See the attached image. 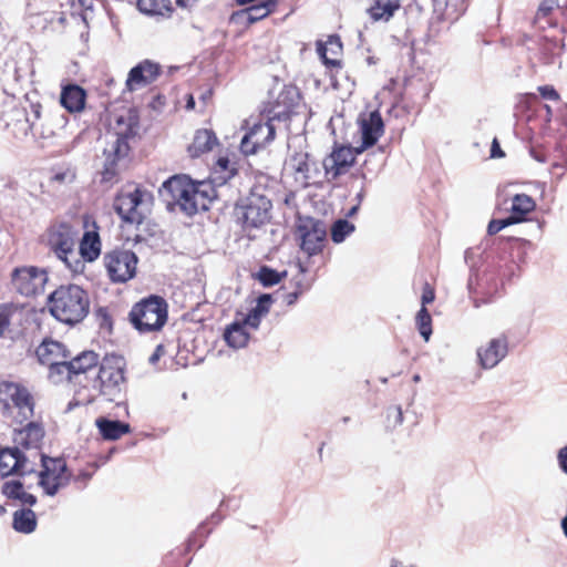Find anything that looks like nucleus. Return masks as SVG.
Listing matches in <instances>:
<instances>
[{"mask_svg": "<svg viewBox=\"0 0 567 567\" xmlns=\"http://www.w3.org/2000/svg\"><path fill=\"white\" fill-rule=\"evenodd\" d=\"M194 107H195V100H194L193 95L189 94L187 97V101H186V109L193 110Z\"/></svg>", "mask_w": 567, "mask_h": 567, "instance_id": "13d9d810", "label": "nucleus"}, {"mask_svg": "<svg viewBox=\"0 0 567 567\" xmlns=\"http://www.w3.org/2000/svg\"><path fill=\"white\" fill-rule=\"evenodd\" d=\"M138 257L131 249L115 247L104 252L103 266L112 284H126L136 276Z\"/></svg>", "mask_w": 567, "mask_h": 567, "instance_id": "1a4fd4ad", "label": "nucleus"}, {"mask_svg": "<svg viewBox=\"0 0 567 567\" xmlns=\"http://www.w3.org/2000/svg\"><path fill=\"white\" fill-rule=\"evenodd\" d=\"M326 236L327 233L321 227L312 226L310 229L303 228L301 235V249L309 256L321 252L324 247Z\"/></svg>", "mask_w": 567, "mask_h": 567, "instance_id": "bb28decb", "label": "nucleus"}, {"mask_svg": "<svg viewBox=\"0 0 567 567\" xmlns=\"http://www.w3.org/2000/svg\"><path fill=\"white\" fill-rule=\"evenodd\" d=\"M224 338L228 346L243 348L248 343L249 334L243 323L234 322L225 330Z\"/></svg>", "mask_w": 567, "mask_h": 567, "instance_id": "4c0bfd02", "label": "nucleus"}, {"mask_svg": "<svg viewBox=\"0 0 567 567\" xmlns=\"http://www.w3.org/2000/svg\"><path fill=\"white\" fill-rule=\"evenodd\" d=\"M317 52L324 64L333 87L338 86L337 76L343 69V44L339 35L332 34L323 41L317 42Z\"/></svg>", "mask_w": 567, "mask_h": 567, "instance_id": "2eb2a0df", "label": "nucleus"}, {"mask_svg": "<svg viewBox=\"0 0 567 567\" xmlns=\"http://www.w3.org/2000/svg\"><path fill=\"white\" fill-rule=\"evenodd\" d=\"M65 178V173H58L53 176V181H56V182H63Z\"/></svg>", "mask_w": 567, "mask_h": 567, "instance_id": "052dcab7", "label": "nucleus"}, {"mask_svg": "<svg viewBox=\"0 0 567 567\" xmlns=\"http://www.w3.org/2000/svg\"><path fill=\"white\" fill-rule=\"evenodd\" d=\"M1 493L10 499L19 501L22 504L34 505L37 498L34 495L24 491V486L20 481H7L3 483Z\"/></svg>", "mask_w": 567, "mask_h": 567, "instance_id": "473e14b6", "label": "nucleus"}, {"mask_svg": "<svg viewBox=\"0 0 567 567\" xmlns=\"http://www.w3.org/2000/svg\"><path fill=\"white\" fill-rule=\"evenodd\" d=\"M300 296L301 295L299 292L291 289L289 291L284 292L282 300L287 306H292L297 302Z\"/></svg>", "mask_w": 567, "mask_h": 567, "instance_id": "5fc2aeb1", "label": "nucleus"}, {"mask_svg": "<svg viewBox=\"0 0 567 567\" xmlns=\"http://www.w3.org/2000/svg\"><path fill=\"white\" fill-rule=\"evenodd\" d=\"M536 202L527 194H516L512 198L511 215L508 216L514 224L527 220V215L534 212Z\"/></svg>", "mask_w": 567, "mask_h": 567, "instance_id": "cd10ccee", "label": "nucleus"}, {"mask_svg": "<svg viewBox=\"0 0 567 567\" xmlns=\"http://www.w3.org/2000/svg\"><path fill=\"white\" fill-rule=\"evenodd\" d=\"M35 400L31 391L19 382H0V410L12 424H23L34 415Z\"/></svg>", "mask_w": 567, "mask_h": 567, "instance_id": "423d86ee", "label": "nucleus"}, {"mask_svg": "<svg viewBox=\"0 0 567 567\" xmlns=\"http://www.w3.org/2000/svg\"><path fill=\"white\" fill-rule=\"evenodd\" d=\"M41 471L39 473V486L49 496H54L65 487L72 477L63 457H50L42 455Z\"/></svg>", "mask_w": 567, "mask_h": 567, "instance_id": "9b49d317", "label": "nucleus"}, {"mask_svg": "<svg viewBox=\"0 0 567 567\" xmlns=\"http://www.w3.org/2000/svg\"><path fill=\"white\" fill-rule=\"evenodd\" d=\"M508 351V340L505 336L492 339L486 347L477 350L480 364L484 369H491L505 358Z\"/></svg>", "mask_w": 567, "mask_h": 567, "instance_id": "393cba45", "label": "nucleus"}, {"mask_svg": "<svg viewBox=\"0 0 567 567\" xmlns=\"http://www.w3.org/2000/svg\"><path fill=\"white\" fill-rule=\"evenodd\" d=\"M138 10L152 17L169 18L174 12L171 0H137Z\"/></svg>", "mask_w": 567, "mask_h": 567, "instance_id": "2f4dec72", "label": "nucleus"}, {"mask_svg": "<svg viewBox=\"0 0 567 567\" xmlns=\"http://www.w3.org/2000/svg\"><path fill=\"white\" fill-rule=\"evenodd\" d=\"M125 380L122 358L105 357L99 365V372L93 381L92 389L86 386L79 389L74 395V404L87 405L94 402L99 395L113 402L121 396Z\"/></svg>", "mask_w": 567, "mask_h": 567, "instance_id": "f03ea898", "label": "nucleus"}, {"mask_svg": "<svg viewBox=\"0 0 567 567\" xmlns=\"http://www.w3.org/2000/svg\"><path fill=\"white\" fill-rule=\"evenodd\" d=\"M86 91L75 83H66L61 86L60 104L71 114L82 113L86 107Z\"/></svg>", "mask_w": 567, "mask_h": 567, "instance_id": "b1692460", "label": "nucleus"}, {"mask_svg": "<svg viewBox=\"0 0 567 567\" xmlns=\"http://www.w3.org/2000/svg\"><path fill=\"white\" fill-rule=\"evenodd\" d=\"M13 528L23 534H30L34 532L37 527L35 513L30 508H21L13 513Z\"/></svg>", "mask_w": 567, "mask_h": 567, "instance_id": "c9c22d12", "label": "nucleus"}, {"mask_svg": "<svg viewBox=\"0 0 567 567\" xmlns=\"http://www.w3.org/2000/svg\"><path fill=\"white\" fill-rule=\"evenodd\" d=\"M544 56L542 58L543 63L548 64L551 62L550 55L557 54L559 51V43L556 40H546L543 44Z\"/></svg>", "mask_w": 567, "mask_h": 567, "instance_id": "c03bdc74", "label": "nucleus"}, {"mask_svg": "<svg viewBox=\"0 0 567 567\" xmlns=\"http://www.w3.org/2000/svg\"><path fill=\"white\" fill-rule=\"evenodd\" d=\"M289 94L290 90H282L277 97L276 104L278 106L282 104V111L276 112L274 109L269 110L266 120L258 118L252 122L249 131L244 135L240 142V150L244 154L254 155L275 140L276 128L271 121L288 117L295 106V103L289 99Z\"/></svg>", "mask_w": 567, "mask_h": 567, "instance_id": "20e7f679", "label": "nucleus"}, {"mask_svg": "<svg viewBox=\"0 0 567 567\" xmlns=\"http://www.w3.org/2000/svg\"><path fill=\"white\" fill-rule=\"evenodd\" d=\"M166 354V349L163 344H158L154 352L150 355L148 358V362L156 367L161 360V358H163L164 355Z\"/></svg>", "mask_w": 567, "mask_h": 567, "instance_id": "603ef678", "label": "nucleus"}, {"mask_svg": "<svg viewBox=\"0 0 567 567\" xmlns=\"http://www.w3.org/2000/svg\"><path fill=\"white\" fill-rule=\"evenodd\" d=\"M546 110H547V113L550 114V109L548 105H545Z\"/></svg>", "mask_w": 567, "mask_h": 567, "instance_id": "0e129e2a", "label": "nucleus"}, {"mask_svg": "<svg viewBox=\"0 0 567 567\" xmlns=\"http://www.w3.org/2000/svg\"><path fill=\"white\" fill-rule=\"evenodd\" d=\"M306 277L307 276L305 268L301 265H299V272L291 279L290 288L292 290H296L300 295L307 292L310 289L311 284L307 280Z\"/></svg>", "mask_w": 567, "mask_h": 567, "instance_id": "79ce46f5", "label": "nucleus"}, {"mask_svg": "<svg viewBox=\"0 0 567 567\" xmlns=\"http://www.w3.org/2000/svg\"><path fill=\"white\" fill-rule=\"evenodd\" d=\"M100 363L99 354L94 351H83L76 357L71 355L61 375V383L74 381L81 374L97 368Z\"/></svg>", "mask_w": 567, "mask_h": 567, "instance_id": "412c9836", "label": "nucleus"}, {"mask_svg": "<svg viewBox=\"0 0 567 567\" xmlns=\"http://www.w3.org/2000/svg\"><path fill=\"white\" fill-rule=\"evenodd\" d=\"M359 127L362 143L358 148V152H362L374 146L384 133V123L380 112L373 111L368 115L360 117Z\"/></svg>", "mask_w": 567, "mask_h": 567, "instance_id": "4be33fe9", "label": "nucleus"}, {"mask_svg": "<svg viewBox=\"0 0 567 567\" xmlns=\"http://www.w3.org/2000/svg\"><path fill=\"white\" fill-rule=\"evenodd\" d=\"M79 1L83 8H91V6H92V0H79Z\"/></svg>", "mask_w": 567, "mask_h": 567, "instance_id": "680f3d73", "label": "nucleus"}, {"mask_svg": "<svg viewBox=\"0 0 567 567\" xmlns=\"http://www.w3.org/2000/svg\"><path fill=\"white\" fill-rule=\"evenodd\" d=\"M48 280L47 269L31 265L16 267L10 275L12 289L24 297H35L42 293Z\"/></svg>", "mask_w": 567, "mask_h": 567, "instance_id": "f8f14e48", "label": "nucleus"}, {"mask_svg": "<svg viewBox=\"0 0 567 567\" xmlns=\"http://www.w3.org/2000/svg\"><path fill=\"white\" fill-rule=\"evenodd\" d=\"M47 307L58 321L74 326L89 315L90 297L87 291L78 285H61L49 295Z\"/></svg>", "mask_w": 567, "mask_h": 567, "instance_id": "7ed1b4c3", "label": "nucleus"}, {"mask_svg": "<svg viewBox=\"0 0 567 567\" xmlns=\"http://www.w3.org/2000/svg\"><path fill=\"white\" fill-rule=\"evenodd\" d=\"M38 361L48 367V378L55 384L61 383V375L71 351L66 346L52 338H44L35 349Z\"/></svg>", "mask_w": 567, "mask_h": 567, "instance_id": "9d476101", "label": "nucleus"}, {"mask_svg": "<svg viewBox=\"0 0 567 567\" xmlns=\"http://www.w3.org/2000/svg\"><path fill=\"white\" fill-rule=\"evenodd\" d=\"M285 169L290 174L297 188L305 189L321 183V172L316 162L310 161V155L305 151L293 152L285 163Z\"/></svg>", "mask_w": 567, "mask_h": 567, "instance_id": "ddd939ff", "label": "nucleus"}, {"mask_svg": "<svg viewBox=\"0 0 567 567\" xmlns=\"http://www.w3.org/2000/svg\"><path fill=\"white\" fill-rule=\"evenodd\" d=\"M358 209H359V205L353 206L350 209V212L347 214V216H349V217L353 216L357 213Z\"/></svg>", "mask_w": 567, "mask_h": 567, "instance_id": "e2e57ef3", "label": "nucleus"}, {"mask_svg": "<svg viewBox=\"0 0 567 567\" xmlns=\"http://www.w3.org/2000/svg\"><path fill=\"white\" fill-rule=\"evenodd\" d=\"M279 6V0H264L258 3L235 11L231 13L229 21L238 23L245 28H249L254 23L261 21L274 13Z\"/></svg>", "mask_w": 567, "mask_h": 567, "instance_id": "6ab92c4d", "label": "nucleus"}, {"mask_svg": "<svg viewBox=\"0 0 567 567\" xmlns=\"http://www.w3.org/2000/svg\"><path fill=\"white\" fill-rule=\"evenodd\" d=\"M538 91H539V94L542 95V97H544L546 100H551V101L559 100L558 92L551 85L539 86Z\"/></svg>", "mask_w": 567, "mask_h": 567, "instance_id": "09e8293b", "label": "nucleus"}, {"mask_svg": "<svg viewBox=\"0 0 567 567\" xmlns=\"http://www.w3.org/2000/svg\"><path fill=\"white\" fill-rule=\"evenodd\" d=\"M95 472V467L91 466L90 470L81 471L79 474L74 476V482L80 483L82 486H85L86 483L92 478L93 474Z\"/></svg>", "mask_w": 567, "mask_h": 567, "instance_id": "3c124183", "label": "nucleus"}, {"mask_svg": "<svg viewBox=\"0 0 567 567\" xmlns=\"http://www.w3.org/2000/svg\"><path fill=\"white\" fill-rule=\"evenodd\" d=\"M354 151L351 146L337 145L332 152L323 159L324 175L329 182L338 179L341 175L347 174L355 163Z\"/></svg>", "mask_w": 567, "mask_h": 567, "instance_id": "dca6fc26", "label": "nucleus"}, {"mask_svg": "<svg viewBox=\"0 0 567 567\" xmlns=\"http://www.w3.org/2000/svg\"><path fill=\"white\" fill-rule=\"evenodd\" d=\"M271 302H272V299H271L270 295H267V293L261 295L258 298L257 305L252 308V310L256 313H258L260 317H262L269 312Z\"/></svg>", "mask_w": 567, "mask_h": 567, "instance_id": "37998d69", "label": "nucleus"}, {"mask_svg": "<svg viewBox=\"0 0 567 567\" xmlns=\"http://www.w3.org/2000/svg\"><path fill=\"white\" fill-rule=\"evenodd\" d=\"M95 423L102 437L109 441L118 440L123 435L131 433L130 424L122 421L100 417Z\"/></svg>", "mask_w": 567, "mask_h": 567, "instance_id": "c756f323", "label": "nucleus"}, {"mask_svg": "<svg viewBox=\"0 0 567 567\" xmlns=\"http://www.w3.org/2000/svg\"><path fill=\"white\" fill-rule=\"evenodd\" d=\"M556 11H559V4L557 0H544L539 4L535 16V24L540 29H545L546 27H556L557 21L554 18V13Z\"/></svg>", "mask_w": 567, "mask_h": 567, "instance_id": "72a5a7b5", "label": "nucleus"}, {"mask_svg": "<svg viewBox=\"0 0 567 567\" xmlns=\"http://www.w3.org/2000/svg\"><path fill=\"white\" fill-rule=\"evenodd\" d=\"M362 196H363L362 192L358 194V197L360 200L362 199Z\"/></svg>", "mask_w": 567, "mask_h": 567, "instance_id": "69168bd1", "label": "nucleus"}, {"mask_svg": "<svg viewBox=\"0 0 567 567\" xmlns=\"http://www.w3.org/2000/svg\"><path fill=\"white\" fill-rule=\"evenodd\" d=\"M117 176L116 165L115 163H111L106 165L102 172V182L112 183Z\"/></svg>", "mask_w": 567, "mask_h": 567, "instance_id": "8fccbe9b", "label": "nucleus"}, {"mask_svg": "<svg viewBox=\"0 0 567 567\" xmlns=\"http://www.w3.org/2000/svg\"><path fill=\"white\" fill-rule=\"evenodd\" d=\"M287 275V271L279 272L268 266H261L257 272V279L265 287L279 284Z\"/></svg>", "mask_w": 567, "mask_h": 567, "instance_id": "58836bf2", "label": "nucleus"}, {"mask_svg": "<svg viewBox=\"0 0 567 567\" xmlns=\"http://www.w3.org/2000/svg\"><path fill=\"white\" fill-rule=\"evenodd\" d=\"M213 174L216 182L224 184L237 174L236 163L228 155H220L213 166Z\"/></svg>", "mask_w": 567, "mask_h": 567, "instance_id": "e433bc0d", "label": "nucleus"}, {"mask_svg": "<svg viewBox=\"0 0 567 567\" xmlns=\"http://www.w3.org/2000/svg\"><path fill=\"white\" fill-rule=\"evenodd\" d=\"M389 426L401 424L403 421V413L400 406H393L388 410Z\"/></svg>", "mask_w": 567, "mask_h": 567, "instance_id": "de8ad7c7", "label": "nucleus"}, {"mask_svg": "<svg viewBox=\"0 0 567 567\" xmlns=\"http://www.w3.org/2000/svg\"><path fill=\"white\" fill-rule=\"evenodd\" d=\"M354 231V225L346 219H338L331 227V239L336 244L342 243L347 236Z\"/></svg>", "mask_w": 567, "mask_h": 567, "instance_id": "a19ab883", "label": "nucleus"}, {"mask_svg": "<svg viewBox=\"0 0 567 567\" xmlns=\"http://www.w3.org/2000/svg\"><path fill=\"white\" fill-rule=\"evenodd\" d=\"M140 128V116L136 110L127 109L125 112L116 116L113 130L116 140L115 153L120 154L122 147L127 148V141L135 137Z\"/></svg>", "mask_w": 567, "mask_h": 567, "instance_id": "aec40b11", "label": "nucleus"}, {"mask_svg": "<svg viewBox=\"0 0 567 567\" xmlns=\"http://www.w3.org/2000/svg\"><path fill=\"white\" fill-rule=\"evenodd\" d=\"M217 144L218 140L213 131L207 128L197 130L187 151L190 157L196 158L210 152Z\"/></svg>", "mask_w": 567, "mask_h": 567, "instance_id": "a878e982", "label": "nucleus"}, {"mask_svg": "<svg viewBox=\"0 0 567 567\" xmlns=\"http://www.w3.org/2000/svg\"><path fill=\"white\" fill-rule=\"evenodd\" d=\"M153 203L152 192L141 184L128 183L115 195L113 208L123 221L141 225Z\"/></svg>", "mask_w": 567, "mask_h": 567, "instance_id": "0eeeda50", "label": "nucleus"}, {"mask_svg": "<svg viewBox=\"0 0 567 567\" xmlns=\"http://www.w3.org/2000/svg\"><path fill=\"white\" fill-rule=\"evenodd\" d=\"M168 305L166 300L157 295H151L136 302L128 319L132 326L140 332H156L167 322Z\"/></svg>", "mask_w": 567, "mask_h": 567, "instance_id": "6e6552de", "label": "nucleus"}, {"mask_svg": "<svg viewBox=\"0 0 567 567\" xmlns=\"http://www.w3.org/2000/svg\"><path fill=\"white\" fill-rule=\"evenodd\" d=\"M83 227L85 230L79 241L80 260L83 264H91L97 260L102 252V240L99 233L100 227L96 221L92 220L89 216H84Z\"/></svg>", "mask_w": 567, "mask_h": 567, "instance_id": "a211bd4d", "label": "nucleus"}, {"mask_svg": "<svg viewBox=\"0 0 567 567\" xmlns=\"http://www.w3.org/2000/svg\"><path fill=\"white\" fill-rule=\"evenodd\" d=\"M271 207V200L266 196L251 193L237 212L244 230L250 231L268 224Z\"/></svg>", "mask_w": 567, "mask_h": 567, "instance_id": "4468645a", "label": "nucleus"}, {"mask_svg": "<svg viewBox=\"0 0 567 567\" xmlns=\"http://www.w3.org/2000/svg\"><path fill=\"white\" fill-rule=\"evenodd\" d=\"M23 307L14 303L7 302L0 305V338H4L11 330L12 322L22 315Z\"/></svg>", "mask_w": 567, "mask_h": 567, "instance_id": "f704fd0d", "label": "nucleus"}, {"mask_svg": "<svg viewBox=\"0 0 567 567\" xmlns=\"http://www.w3.org/2000/svg\"><path fill=\"white\" fill-rule=\"evenodd\" d=\"M260 319L261 317L251 309L245 317L243 324H247L256 329L260 323Z\"/></svg>", "mask_w": 567, "mask_h": 567, "instance_id": "864d4df0", "label": "nucleus"}, {"mask_svg": "<svg viewBox=\"0 0 567 567\" xmlns=\"http://www.w3.org/2000/svg\"><path fill=\"white\" fill-rule=\"evenodd\" d=\"M78 231L68 221H53L42 235V243L73 274H82L84 264L76 258Z\"/></svg>", "mask_w": 567, "mask_h": 567, "instance_id": "39448f33", "label": "nucleus"}, {"mask_svg": "<svg viewBox=\"0 0 567 567\" xmlns=\"http://www.w3.org/2000/svg\"><path fill=\"white\" fill-rule=\"evenodd\" d=\"M45 431L41 422H28L24 427L18 431V437L20 444L24 447H38L43 437Z\"/></svg>", "mask_w": 567, "mask_h": 567, "instance_id": "7c9ffc66", "label": "nucleus"}, {"mask_svg": "<svg viewBox=\"0 0 567 567\" xmlns=\"http://www.w3.org/2000/svg\"><path fill=\"white\" fill-rule=\"evenodd\" d=\"M162 66L159 63L145 59L133 66L125 81V89L134 92L153 84L162 75Z\"/></svg>", "mask_w": 567, "mask_h": 567, "instance_id": "f3484780", "label": "nucleus"}, {"mask_svg": "<svg viewBox=\"0 0 567 567\" xmlns=\"http://www.w3.org/2000/svg\"><path fill=\"white\" fill-rule=\"evenodd\" d=\"M434 299H435L434 288L429 282H425L422 288V296H421L422 307H426V305L433 302Z\"/></svg>", "mask_w": 567, "mask_h": 567, "instance_id": "49530a36", "label": "nucleus"}, {"mask_svg": "<svg viewBox=\"0 0 567 567\" xmlns=\"http://www.w3.org/2000/svg\"><path fill=\"white\" fill-rule=\"evenodd\" d=\"M27 457L18 447L0 450V476H23L27 473Z\"/></svg>", "mask_w": 567, "mask_h": 567, "instance_id": "5701e85b", "label": "nucleus"}, {"mask_svg": "<svg viewBox=\"0 0 567 567\" xmlns=\"http://www.w3.org/2000/svg\"><path fill=\"white\" fill-rule=\"evenodd\" d=\"M559 466L567 474V446L560 449L558 452Z\"/></svg>", "mask_w": 567, "mask_h": 567, "instance_id": "4d7b16f0", "label": "nucleus"}, {"mask_svg": "<svg viewBox=\"0 0 567 567\" xmlns=\"http://www.w3.org/2000/svg\"><path fill=\"white\" fill-rule=\"evenodd\" d=\"M504 156H505V154H504V152L501 148L499 142L495 137L493 140L492 146H491V157H493V158H501V157H504Z\"/></svg>", "mask_w": 567, "mask_h": 567, "instance_id": "6e6d98bb", "label": "nucleus"}, {"mask_svg": "<svg viewBox=\"0 0 567 567\" xmlns=\"http://www.w3.org/2000/svg\"><path fill=\"white\" fill-rule=\"evenodd\" d=\"M210 187L205 183H196L186 175H175L163 183L161 194L169 206H178L188 216L199 210H207L213 198Z\"/></svg>", "mask_w": 567, "mask_h": 567, "instance_id": "f257e3e1", "label": "nucleus"}, {"mask_svg": "<svg viewBox=\"0 0 567 567\" xmlns=\"http://www.w3.org/2000/svg\"><path fill=\"white\" fill-rule=\"evenodd\" d=\"M514 225L513 220H511L509 217L503 218V219H492L488 223L487 226V233L488 235H496L499 233L503 228Z\"/></svg>", "mask_w": 567, "mask_h": 567, "instance_id": "a18cd8bd", "label": "nucleus"}, {"mask_svg": "<svg viewBox=\"0 0 567 567\" xmlns=\"http://www.w3.org/2000/svg\"><path fill=\"white\" fill-rule=\"evenodd\" d=\"M416 328L425 341L432 334V317L426 307H421L415 318Z\"/></svg>", "mask_w": 567, "mask_h": 567, "instance_id": "ea45409f", "label": "nucleus"}, {"mask_svg": "<svg viewBox=\"0 0 567 567\" xmlns=\"http://www.w3.org/2000/svg\"><path fill=\"white\" fill-rule=\"evenodd\" d=\"M561 529L564 535L567 537V515L561 519Z\"/></svg>", "mask_w": 567, "mask_h": 567, "instance_id": "bf43d9fd", "label": "nucleus"}, {"mask_svg": "<svg viewBox=\"0 0 567 567\" xmlns=\"http://www.w3.org/2000/svg\"><path fill=\"white\" fill-rule=\"evenodd\" d=\"M401 8L400 0H371L367 12L373 21L388 22Z\"/></svg>", "mask_w": 567, "mask_h": 567, "instance_id": "c85d7f7f", "label": "nucleus"}]
</instances>
